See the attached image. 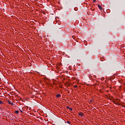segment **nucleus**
Here are the masks:
<instances>
[{"label":"nucleus","mask_w":125,"mask_h":125,"mask_svg":"<svg viewBox=\"0 0 125 125\" xmlns=\"http://www.w3.org/2000/svg\"><path fill=\"white\" fill-rule=\"evenodd\" d=\"M0 104H3V102L1 101V100H0Z\"/></svg>","instance_id":"0eeeda50"},{"label":"nucleus","mask_w":125,"mask_h":125,"mask_svg":"<svg viewBox=\"0 0 125 125\" xmlns=\"http://www.w3.org/2000/svg\"><path fill=\"white\" fill-rule=\"evenodd\" d=\"M8 103H9V104H11V105H14V104L13 103H12V102L11 101H8Z\"/></svg>","instance_id":"7ed1b4c3"},{"label":"nucleus","mask_w":125,"mask_h":125,"mask_svg":"<svg viewBox=\"0 0 125 125\" xmlns=\"http://www.w3.org/2000/svg\"><path fill=\"white\" fill-rule=\"evenodd\" d=\"M78 115H79V116H80L81 117H83V112H80L79 113H78Z\"/></svg>","instance_id":"f257e3e1"},{"label":"nucleus","mask_w":125,"mask_h":125,"mask_svg":"<svg viewBox=\"0 0 125 125\" xmlns=\"http://www.w3.org/2000/svg\"><path fill=\"white\" fill-rule=\"evenodd\" d=\"M66 108H67L68 109H69L70 111H72L73 110V109L71 107H69V106H66Z\"/></svg>","instance_id":"20e7f679"},{"label":"nucleus","mask_w":125,"mask_h":125,"mask_svg":"<svg viewBox=\"0 0 125 125\" xmlns=\"http://www.w3.org/2000/svg\"><path fill=\"white\" fill-rule=\"evenodd\" d=\"M19 113V111H17V110H16V111H15V114H18Z\"/></svg>","instance_id":"423d86ee"},{"label":"nucleus","mask_w":125,"mask_h":125,"mask_svg":"<svg viewBox=\"0 0 125 125\" xmlns=\"http://www.w3.org/2000/svg\"><path fill=\"white\" fill-rule=\"evenodd\" d=\"M20 111H21V113H23V112L21 110V109H20Z\"/></svg>","instance_id":"1a4fd4ad"},{"label":"nucleus","mask_w":125,"mask_h":125,"mask_svg":"<svg viewBox=\"0 0 125 125\" xmlns=\"http://www.w3.org/2000/svg\"><path fill=\"white\" fill-rule=\"evenodd\" d=\"M61 96V95L60 94H57V95H56V97L57 98H60Z\"/></svg>","instance_id":"39448f33"},{"label":"nucleus","mask_w":125,"mask_h":125,"mask_svg":"<svg viewBox=\"0 0 125 125\" xmlns=\"http://www.w3.org/2000/svg\"><path fill=\"white\" fill-rule=\"evenodd\" d=\"M66 123H67L69 125L71 124V122H69V121H67L66 122Z\"/></svg>","instance_id":"6e6552de"},{"label":"nucleus","mask_w":125,"mask_h":125,"mask_svg":"<svg viewBox=\"0 0 125 125\" xmlns=\"http://www.w3.org/2000/svg\"><path fill=\"white\" fill-rule=\"evenodd\" d=\"M98 8L102 10L103 9V8L102 7V6L100 5H98Z\"/></svg>","instance_id":"f03ea898"},{"label":"nucleus","mask_w":125,"mask_h":125,"mask_svg":"<svg viewBox=\"0 0 125 125\" xmlns=\"http://www.w3.org/2000/svg\"><path fill=\"white\" fill-rule=\"evenodd\" d=\"M90 103H92L93 101L92 100L89 101Z\"/></svg>","instance_id":"9d476101"},{"label":"nucleus","mask_w":125,"mask_h":125,"mask_svg":"<svg viewBox=\"0 0 125 125\" xmlns=\"http://www.w3.org/2000/svg\"><path fill=\"white\" fill-rule=\"evenodd\" d=\"M75 88L77 87V86L75 85Z\"/></svg>","instance_id":"f8f14e48"},{"label":"nucleus","mask_w":125,"mask_h":125,"mask_svg":"<svg viewBox=\"0 0 125 125\" xmlns=\"http://www.w3.org/2000/svg\"><path fill=\"white\" fill-rule=\"evenodd\" d=\"M96 0H93V2H96Z\"/></svg>","instance_id":"9b49d317"}]
</instances>
